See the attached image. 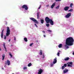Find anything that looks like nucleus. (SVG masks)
Returning a JSON list of instances; mask_svg holds the SVG:
<instances>
[{"mask_svg": "<svg viewBox=\"0 0 74 74\" xmlns=\"http://www.w3.org/2000/svg\"><path fill=\"white\" fill-rule=\"evenodd\" d=\"M74 42V39L72 37H69L66 39V44L65 47L66 49L69 48V46H71L73 45Z\"/></svg>", "mask_w": 74, "mask_h": 74, "instance_id": "1", "label": "nucleus"}, {"mask_svg": "<svg viewBox=\"0 0 74 74\" xmlns=\"http://www.w3.org/2000/svg\"><path fill=\"white\" fill-rule=\"evenodd\" d=\"M45 21L47 23H50L51 25H53V21H52V19H49V18H48V17H46L45 18Z\"/></svg>", "mask_w": 74, "mask_h": 74, "instance_id": "2", "label": "nucleus"}, {"mask_svg": "<svg viewBox=\"0 0 74 74\" xmlns=\"http://www.w3.org/2000/svg\"><path fill=\"white\" fill-rule=\"evenodd\" d=\"M10 34V29L8 27H7V29L6 31V36L8 37Z\"/></svg>", "mask_w": 74, "mask_h": 74, "instance_id": "3", "label": "nucleus"}, {"mask_svg": "<svg viewBox=\"0 0 74 74\" xmlns=\"http://www.w3.org/2000/svg\"><path fill=\"white\" fill-rule=\"evenodd\" d=\"M30 19L31 20H32V21H33V22H34L35 23H36V24H38V22L37 21L36 19L33 18L32 17L31 18H30Z\"/></svg>", "mask_w": 74, "mask_h": 74, "instance_id": "4", "label": "nucleus"}, {"mask_svg": "<svg viewBox=\"0 0 74 74\" xmlns=\"http://www.w3.org/2000/svg\"><path fill=\"white\" fill-rule=\"evenodd\" d=\"M21 8H25V10H28V7L26 5H24Z\"/></svg>", "mask_w": 74, "mask_h": 74, "instance_id": "5", "label": "nucleus"}, {"mask_svg": "<svg viewBox=\"0 0 74 74\" xmlns=\"http://www.w3.org/2000/svg\"><path fill=\"white\" fill-rule=\"evenodd\" d=\"M71 13L70 12L68 13L65 16V18H69L70 16H71Z\"/></svg>", "mask_w": 74, "mask_h": 74, "instance_id": "6", "label": "nucleus"}, {"mask_svg": "<svg viewBox=\"0 0 74 74\" xmlns=\"http://www.w3.org/2000/svg\"><path fill=\"white\" fill-rule=\"evenodd\" d=\"M38 71L39 72L38 73V74H41L43 72V70L41 69H39V70H38Z\"/></svg>", "mask_w": 74, "mask_h": 74, "instance_id": "7", "label": "nucleus"}, {"mask_svg": "<svg viewBox=\"0 0 74 74\" xmlns=\"http://www.w3.org/2000/svg\"><path fill=\"white\" fill-rule=\"evenodd\" d=\"M70 7H65L64 8V10L65 11H68Z\"/></svg>", "mask_w": 74, "mask_h": 74, "instance_id": "8", "label": "nucleus"}, {"mask_svg": "<svg viewBox=\"0 0 74 74\" xmlns=\"http://www.w3.org/2000/svg\"><path fill=\"white\" fill-rule=\"evenodd\" d=\"M57 58L56 57L54 59V61H53V64H55L57 62Z\"/></svg>", "mask_w": 74, "mask_h": 74, "instance_id": "9", "label": "nucleus"}, {"mask_svg": "<svg viewBox=\"0 0 74 74\" xmlns=\"http://www.w3.org/2000/svg\"><path fill=\"white\" fill-rule=\"evenodd\" d=\"M3 32H4V29H3L2 30L1 34V36L2 38H3V35L4 34L3 33Z\"/></svg>", "mask_w": 74, "mask_h": 74, "instance_id": "10", "label": "nucleus"}, {"mask_svg": "<svg viewBox=\"0 0 74 74\" xmlns=\"http://www.w3.org/2000/svg\"><path fill=\"white\" fill-rule=\"evenodd\" d=\"M55 5V3H53L51 6V8H53V7Z\"/></svg>", "mask_w": 74, "mask_h": 74, "instance_id": "11", "label": "nucleus"}, {"mask_svg": "<svg viewBox=\"0 0 74 74\" xmlns=\"http://www.w3.org/2000/svg\"><path fill=\"white\" fill-rule=\"evenodd\" d=\"M7 62L8 66H10V62L9 60H7Z\"/></svg>", "mask_w": 74, "mask_h": 74, "instance_id": "12", "label": "nucleus"}, {"mask_svg": "<svg viewBox=\"0 0 74 74\" xmlns=\"http://www.w3.org/2000/svg\"><path fill=\"white\" fill-rule=\"evenodd\" d=\"M2 60H3L4 59V58H5V54H3L2 56Z\"/></svg>", "mask_w": 74, "mask_h": 74, "instance_id": "13", "label": "nucleus"}, {"mask_svg": "<svg viewBox=\"0 0 74 74\" xmlns=\"http://www.w3.org/2000/svg\"><path fill=\"white\" fill-rule=\"evenodd\" d=\"M64 60H65L66 61L67 60H69V58L67 57L66 58L64 59Z\"/></svg>", "mask_w": 74, "mask_h": 74, "instance_id": "14", "label": "nucleus"}, {"mask_svg": "<svg viewBox=\"0 0 74 74\" xmlns=\"http://www.w3.org/2000/svg\"><path fill=\"white\" fill-rule=\"evenodd\" d=\"M44 20L43 19H41L40 20V22L42 24H43L44 23Z\"/></svg>", "mask_w": 74, "mask_h": 74, "instance_id": "15", "label": "nucleus"}, {"mask_svg": "<svg viewBox=\"0 0 74 74\" xmlns=\"http://www.w3.org/2000/svg\"><path fill=\"white\" fill-rule=\"evenodd\" d=\"M68 70H64L63 71H64V73H67V72H68Z\"/></svg>", "mask_w": 74, "mask_h": 74, "instance_id": "16", "label": "nucleus"}, {"mask_svg": "<svg viewBox=\"0 0 74 74\" xmlns=\"http://www.w3.org/2000/svg\"><path fill=\"white\" fill-rule=\"evenodd\" d=\"M3 47H4V48L5 49L6 51H7V50L6 49V47H5V43H3Z\"/></svg>", "mask_w": 74, "mask_h": 74, "instance_id": "17", "label": "nucleus"}, {"mask_svg": "<svg viewBox=\"0 0 74 74\" xmlns=\"http://www.w3.org/2000/svg\"><path fill=\"white\" fill-rule=\"evenodd\" d=\"M39 13L38 12L37 14V19H39Z\"/></svg>", "mask_w": 74, "mask_h": 74, "instance_id": "18", "label": "nucleus"}, {"mask_svg": "<svg viewBox=\"0 0 74 74\" xmlns=\"http://www.w3.org/2000/svg\"><path fill=\"white\" fill-rule=\"evenodd\" d=\"M24 40L25 42H27V38H24Z\"/></svg>", "mask_w": 74, "mask_h": 74, "instance_id": "19", "label": "nucleus"}, {"mask_svg": "<svg viewBox=\"0 0 74 74\" xmlns=\"http://www.w3.org/2000/svg\"><path fill=\"white\" fill-rule=\"evenodd\" d=\"M62 47V44H60L58 46L59 48H61V47Z\"/></svg>", "mask_w": 74, "mask_h": 74, "instance_id": "20", "label": "nucleus"}, {"mask_svg": "<svg viewBox=\"0 0 74 74\" xmlns=\"http://www.w3.org/2000/svg\"><path fill=\"white\" fill-rule=\"evenodd\" d=\"M72 11H73V9H72L68 10V12H72Z\"/></svg>", "mask_w": 74, "mask_h": 74, "instance_id": "21", "label": "nucleus"}, {"mask_svg": "<svg viewBox=\"0 0 74 74\" xmlns=\"http://www.w3.org/2000/svg\"><path fill=\"white\" fill-rule=\"evenodd\" d=\"M32 65V63H30L28 65V67H30V66H31Z\"/></svg>", "mask_w": 74, "mask_h": 74, "instance_id": "22", "label": "nucleus"}, {"mask_svg": "<svg viewBox=\"0 0 74 74\" xmlns=\"http://www.w3.org/2000/svg\"><path fill=\"white\" fill-rule=\"evenodd\" d=\"M40 55H42V50H40Z\"/></svg>", "mask_w": 74, "mask_h": 74, "instance_id": "23", "label": "nucleus"}, {"mask_svg": "<svg viewBox=\"0 0 74 74\" xmlns=\"http://www.w3.org/2000/svg\"><path fill=\"white\" fill-rule=\"evenodd\" d=\"M73 4L72 3H71L70 5V7H71V8H73V7H72V6H73Z\"/></svg>", "mask_w": 74, "mask_h": 74, "instance_id": "24", "label": "nucleus"}, {"mask_svg": "<svg viewBox=\"0 0 74 74\" xmlns=\"http://www.w3.org/2000/svg\"><path fill=\"white\" fill-rule=\"evenodd\" d=\"M68 64H71V65H72L73 62H68Z\"/></svg>", "mask_w": 74, "mask_h": 74, "instance_id": "25", "label": "nucleus"}, {"mask_svg": "<svg viewBox=\"0 0 74 74\" xmlns=\"http://www.w3.org/2000/svg\"><path fill=\"white\" fill-rule=\"evenodd\" d=\"M46 26L47 27H49V24L47 23L46 24Z\"/></svg>", "mask_w": 74, "mask_h": 74, "instance_id": "26", "label": "nucleus"}, {"mask_svg": "<svg viewBox=\"0 0 74 74\" xmlns=\"http://www.w3.org/2000/svg\"><path fill=\"white\" fill-rule=\"evenodd\" d=\"M9 55L10 56V57L11 58H12V55H11V53H9Z\"/></svg>", "mask_w": 74, "mask_h": 74, "instance_id": "27", "label": "nucleus"}, {"mask_svg": "<svg viewBox=\"0 0 74 74\" xmlns=\"http://www.w3.org/2000/svg\"><path fill=\"white\" fill-rule=\"evenodd\" d=\"M67 66L68 67H72V65H71L70 64H68Z\"/></svg>", "mask_w": 74, "mask_h": 74, "instance_id": "28", "label": "nucleus"}, {"mask_svg": "<svg viewBox=\"0 0 74 74\" xmlns=\"http://www.w3.org/2000/svg\"><path fill=\"white\" fill-rule=\"evenodd\" d=\"M53 66V64L52 63H51L50 65V67H52Z\"/></svg>", "mask_w": 74, "mask_h": 74, "instance_id": "29", "label": "nucleus"}, {"mask_svg": "<svg viewBox=\"0 0 74 74\" xmlns=\"http://www.w3.org/2000/svg\"><path fill=\"white\" fill-rule=\"evenodd\" d=\"M23 70H25V69H27V67H24L23 68Z\"/></svg>", "mask_w": 74, "mask_h": 74, "instance_id": "30", "label": "nucleus"}, {"mask_svg": "<svg viewBox=\"0 0 74 74\" xmlns=\"http://www.w3.org/2000/svg\"><path fill=\"white\" fill-rule=\"evenodd\" d=\"M58 8H59V5H58L57 7H56V9H58Z\"/></svg>", "mask_w": 74, "mask_h": 74, "instance_id": "31", "label": "nucleus"}, {"mask_svg": "<svg viewBox=\"0 0 74 74\" xmlns=\"http://www.w3.org/2000/svg\"><path fill=\"white\" fill-rule=\"evenodd\" d=\"M65 67H64V66H63L62 67V70H63V69H64Z\"/></svg>", "mask_w": 74, "mask_h": 74, "instance_id": "32", "label": "nucleus"}, {"mask_svg": "<svg viewBox=\"0 0 74 74\" xmlns=\"http://www.w3.org/2000/svg\"><path fill=\"white\" fill-rule=\"evenodd\" d=\"M64 67H66L67 66V64H64Z\"/></svg>", "mask_w": 74, "mask_h": 74, "instance_id": "33", "label": "nucleus"}, {"mask_svg": "<svg viewBox=\"0 0 74 74\" xmlns=\"http://www.w3.org/2000/svg\"><path fill=\"white\" fill-rule=\"evenodd\" d=\"M47 31L49 32H52V31L50 30H47Z\"/></svg>", "mask_w": 74, "mask_h": 74, "instance_id": "34", "label": "nucleus"}, {"mask_svg": "<svg viewBox=\"0 0 74 74\" xmlns=\"http://www.w3.org/2000/svg\"><path fill=\"white\" fill-rule=\"evenodd\" d=\"M56 1H61V0H55Z\"/></svg>", "mask_w": 74, "mask_h": 74, "instance_id": "35", "label": "nucleus"}, {"mask_svg": "<svg viewBox=\"0 0 74 74\" xmlns=\"http://www.w3.org/2000/svg\"><path fill=\"white\" fill-rule=\"evenodd\" d=\"M33 43H32L30 44V45H29V46H32V45H33Z\"/></svg>", "mask_w": 74, "mask_h": 74, "instance_id": "36", "label": "nucleus"}, {"mask_svg": "<svg viewBox=\"0 0 74 74\" xmlns=\"http://www.w3.org/2000/svg\"><path fill=\"white\" fill-rule=\"evenodd\" d=\"M60 54V53L59 52H58L57 53V56H59V55Z\"/></svg>", "mask_w": 74, "mask_h": 74, "instance_id": "37", "label": "nucleus"}, {"mask_svg": "<svg viewBox=\"0 0 74 74\" xmlns=\"http://www.w3.org/2000/svg\"><path fill=\"white\" fill-rule=\"evenodd\" d=\"M14 41H16V37H14Z\"/></svg>", "mask_w": 74, "mask_h": 74, "instance_id": "38", "label": "nucleus"}, {"mask_svg": "<svg viewBox=\"0 0 74 74\" xmlns=\"http://www.w3.org/2000/svg\"><path fill=\"white\" fill-rule=\"evenodd\" d=\"M4 40H5V39H6V36H5V35L4 36Z\"/></svg>", "mask_w": 74, "mask_h": 74, "instance_id": "39", "label": "nucleus"}, {"mask_svg": "<svg viewBox=\"0 0 74 74\" xmlns=\"http://www.w3.org/2000/svg\"><path fill=\"white\" fill-rule=\"evenodd\" d=\"M41 5H40L39 7L38 8V9L39 10V9H40V8H41Z\"/></svg>", "mask_w": 74, "mask_h": 74, "instance_id": "40", "label": "nucleus"}, {"mask_svg": "<svg viewBox=\"0 0 74 74\" xmlns=\"http://www.w3.org/2000/svg\"><path fill=\"white\" fill-rule=\"evenodd\" d=\"M34 25H35V26H36V27H37V25L36 24H34Z\"/></svg>", "mask_w": 74, "mask_h": 74, "instance_id": "41", "label": "nucleus"}, {"mask_svg": "<svg viewBox=\"0 0 74 74\" xmlns=\"http://www.w3.org/2000/svg\"><path fill=\"white\" fill-rule=\"evenodd\" d=\"M42 58H43V59H44V58H45V56H44V55H43V57Z\"/></svg>", "mask_w": 74, "mask_h": 74, "instance_id": "42", "label": "nucleus"}, {"mask_svg": "<svg viewBox=\"0 0 74 74\" xmlns=\"http://www.w3.org/2000/svg\"><path fill=\"white\" fill-rule=\"evenodd\" d=\"M5 65H7V62L6 61L5 62Z\"/></svg>", "mask_w": 74, "mask_h": 74, "instance_id": "43", "label": "nucleus"}, {"mask_svg": "<svg viewBox=\"0 0 74 74\" xmlns=\"http://www.w3.org/2000/svg\"><path fill=\"white\" fill-rule=\"evenodd\" d=\"M42 32H43V33H45V31H43Z\"/></svg>", "mask_w": 74, "mask_h": 74, "instance_id": "44", "label": "nucleus"}, {"mask_svg": "<svg viewBox=\"0 0 74 74\" xmlns=\"http://www.w3.org/2000/svg\"><path fill=\"white\" fill-rule=\"evenodd\" d=\"M46 7H49V5H46Z\"/></svg>", "mask_w": 74, "mask_h": 74, "instance_id": "45", "label": "nucleus"}, {"mask_svg": "<svg viewBox=\"0 0 74 74\" xmlns=\"http://www.w3.org/2000/svg\"><path fill=\"white\" fill-rule=\"evenodd\" d=\"M43 36H44V37H45V35H43Z\"/></svg>", "mask_w": 74, "mask_h": 74, "instance_id": "46", "label": "nucleus"}, {"mask_svg": "<svg viewBox=\"0 0 74 74\" xmlns=\"http://www.w3.org/2000/svg\"><path fill=\"white\" fill-rule=\"evenodd\" d=\"M10 40H11L10 39V40H9V42H10Z\"/></svg>", "mask_w": 74, "mask_h": 74, "instance_id": "47", "label": "nucleus"}, {"mask_svg": "<svg viewBox=\"0 0 74 74\" xmlns=\"http://www.w3.org/2000/svg\"><path fill=\"white\" fill-rule=\"evenodd\" d=\"M0 51H1V49L0 48Z\"/></svg>", "mask_w": 74, "mask_h": 74, "instance_id": "48", "label": "nucleus"}, {"mask_svg": "<svg viewBox=\"0 0 74 74\" xmlns=\"http://www.w3.org/2000/svg\"><path fill=\"white\" fill-rule=\"evenodd\" d=\"M12 45H11L10 46V47H12Z\"/></svg>", "mask_w": 74, "mask_h": 74, "instance_id": "49", "label": "nucleus"}, {"mask_svg": "<svg viewBox=\"0 0 74 74\" xmlns=\"http://www.w3.org/2000/svg\"><path fill=\"white\" fill-rule=\"evenodd\" d=\"M73 55H74V52L73 53Z\"/></svg>", "mask_w": 74, "mask_h": 74, "instance_id": "50", "label": "nucleus"}, {"mask_svg": "<svg viewBox=\"0 0 74 74\" xmlns=\"http://www.w3.org/2000/svg\"><path fill=\"white\" fill-rule=\"evenodd\" d=\"M12 74H14V73H12Z\"/></svg>", "mask_w": 74, "mask_h": 74, "instance_id": "51", "label": "nucleus"}]
</instances>
